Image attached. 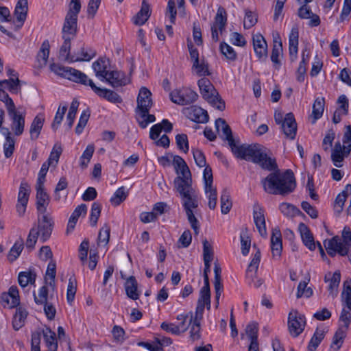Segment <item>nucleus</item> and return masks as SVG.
<instances>
[{"label": "nucleus", "mask_w": 351, "mask_h": 351, "mask_svg": "<svg viewBox=\"0 0 351 351\" xmlns=\"http://www.w3.org/2000/svg\"><path fill=\"white\" fill-rule=\"evenodd\" d=\"M261 261V252L259 250H257L256 253L254 254V256L247 269L246 271V276L247 278H252V281L254 280V277H255L257 270L259 266V263Z\"/></svg>", "instance_id": "nucleus-33"}, {"label": "nucleus", "mask_w": 351, "mask_h": 351, "mask_svg": "<svg viewBox=\"0 0 351 351\" xmlns=\"http://www.w3.org/2000/svg\"><path fill=\"white\" fill-rule=\"evenodd\" d=\"M151 15V10L146 0H143L140 11L136 14L134 23L136 25H143L148 20Z\"/></svg>", "instance_id": "nucleus-29"}, {"label": "nucleus", "mask_w": 351, "mask_h": 351, "mask_svg": "<svg viewBox=\"0 0 351 351\" xmlns=\"http://www.w3.org/2000/svg\"><path fill=\"white\" fill-rule=\"evenodd\" d=\"M324 338V331L317 328L308 346L309 351H315Z\"/></svg>", "instance_id": "nucleus-47"}, {"label": "nucleus", "mask_w": 351, "mask_h": 351, "mask_svg": "<svg viewBox=\"0 0 351 351\" xmlns=\"http://www.w3.org/2000/svg\"><path fill=\"white\" fill-rule=\"evenodd\" d=\"M29 195V187L27 183L22 182L19 187L18 202L27 204Z\"/></svg>", "instance_id": "nucleus-55"}, {"label": "nucleus", "mask_w": 351, "mask_h": 351, "mask_svg": "<svg viewBox=\"0 0 351 351\" xmlns=\"http://www.w3.org/2000/svg\"><path fill=\"white\" fill-rule=\"evenodd\" d=\"M258 324L255 322H251L246 326L245 333L250 341H258Z\"/></svg>", "instance_id": "nucleus-61"}, {"label": "nucleus", "mask_w": 351, "mask_h": 351, "mask_svg": "<svg viewBox=\"0 0 351 351\" xmlns=\"http://www.w3.org/2000/svg\"><path fill=\"white\" fill-rule=\"evenodd\" d=\"M345 156L341 143H336L331 153V160L333 165L337 167H341Z\"/></svg>", "instance_id": "nucleus-30"}, {"label": "nucleus", "mask_w": 351, "mask_h": 351, "mask_svg": "<svg viewBox=\"0 0 351 351\" xmlns=\"http://www.w3.org/2000/svg\"><path fill=\"white\" fill-rule=\"evenodd\" d=\"M152 93L146 87H141L137 97V106L135 110L136 120L142 129L153 123L156 117L149 113L152 106Z\"/></svg>", "instance_id": "nucleus-6"}, {"label": "nucleus", "mask_w": 351, "mask_h": 351, "mask_svg": "<svg viewBox=\"0 0 351 351\" xmlns=\"http://www.w3.org/2000/svg\"><path fill=\"white\" fill-rule=\"evenodd\" d=\"M282 52V45L280 41L274 40V46L271 55V60L274 64H280L279 56Z\"/></svg>", "instance_id": "nucleus-56"}, {"label": "nucleus", "mask_w": 351, "mask_h": 351, "mask_svg": "<svg viewBox=\"0 0 351 351\" xmlns=\"http://www.w3.org/2000/svg\"><path fill=\"white\" fill-rule=\"evenodd\" d=\"M110 234V227L105 223L99 230L97 238L98 245L100 246H106L109 242Z\"/></svg>", "instance_id": "nucleus-44"}, {"label": "nucleus", "mask_w": 351, "mask_h": 351, "mask_svg": "<svg viewBox=\"0 0 351 351\" xmlns=\"http://www.w3.org/2000/svg\"><path fill=\"white\" fill-rule=\"evenodd\" d=\"M197 84L202 97L219 110L225 109V102L222 100L215 86L207 78H201Z\"/></svg>", "instance_id": "nucleus-8"}, {"label": "nucleus", "mask_w": 351, "mask_h": 351, "mask_svg": "<svg viewBox=\"0 0 351 351\" xmlns=\"http://www.w3.org/2000/svg\"><path fill=\"white\" fill-rule=\"evenodd\" d=\"M269 171H274L261 180L265 192L271 195H285L295 190L296 181L291 170L287 169L281 172L278 166H276Z\"/></svg>", "instance_id": "nucleus-4"}, {"label": "nucleus", "mask_w": 351, "mask_h": 351, "mask_svg": "<svg viewBox=\"0 0 351 351\" xmlns=\"http://www.w3.org/2000/svg\"><path fill=\"white\" fill-rule=\"evenodd\" d=\"M215 128L219 136L228 142L232 153L237 158L252 161L266 170L271 169L276 166V160L268 156L267 148L263 145L258 143L238 145L232 136L231 128L224 119H217L215 121Z\"/></svg>", "instance_id": "nucleus-1"}, {"label": "nucleus", "mask_w": 351, "mask_h": 351, "mask_svg": "<svg viewBox=\"0 0 351 351\" xmlns=\"http://www.w3.org/2000/svg\"><path fill=\"white\" fill-rule=\"evenodd\" d=\"M341 276L338 272H335L332 275L328 274L325 276V280L329 281L328 290L332 297L337 295V291L340 282Z\"/></svg>", "instance_id": "nucleus-35"}, {"label": "nucleus", "mask_w": 351, "mask_h": 351, "mask_svg": "<svg viewBox=\"0 0 351 351\" xmlns=\"http://www.w3.org/2000/svg\"><path fill=\"white\" fill-rule=\"evenodd\" d=\"M189 117L197 123H206L208 121L207 111L200 107L192 106L188 108Z\"/></svg>", "instance_id": "nucleus-20"}, {"label": "nucleus", "mask_w": 351, "mask_h": 351, "mask_svg": "<svg viewBox=\"0 0 351 351\" xmlns=\"http://www.w3.org/2000/svg\"><path fill=\"white\" fill-rule=\"evenodd\" d=\"M90 117V111L88 110H84L81 116L80 117V120L78 121V123L75 128V133L77 134H80L82 132L84 128L87 124V122L88 121V119Z\"/></svg>", "instance_id": "nucleus-57"}, {"label": "nucleus", "mask_w": 351, "mask_h": 351, "mask_svg": "<svg viewBox=\"0 0 351 351\" xmlns=\"http://www.w3.org/2000/svg\"><path fill=\"white\" fill-rule=\"evenodd\" d=\"M77 290V282L75 278H70L69 279V283L67 287L66 292V300L69 304H71L74 300L75 295Z\"/></svg>", "instance_id": "nucleus-52"}, {"label": "nucleus", "mask_w": 351, "mask_h": 351, "mask_svg": "<svg viewBox=\"0 0 351 351\" xmlns=\"http://www.w3.org/2000/svg\"><path fill=\"white\" fill-rule=\"evenodd\" d=\"M66 110H67L66 106H64L62 107L60 106L58 108V109L56 112V114L55 115L53 121L51 124V128L54 131H56L58 128L59 125H60Z\"/></svg>", "instance_id": "nucleus-58"}, {"label": "nucleus", "mask_w": 351, "mask_h": 351, "mask_svg": "<svg viewBox=\"0 0 351 351\" xmlns=\"http://www.w3.org/2000/svg\"><path fill=\"white\" fill-rule=\"evenodd\" d=\"M298 230L300 233L304 244L310 250H314L315 249L314 239L307 226L303 223H300L298 226Z\"/></svg>", "instance_id": "nucleus-23"}, {"label": "nucleus", "mask_w": 351, "mask_h": 351, "mask_svg": "<svg viewBox=\"0 0 351 351\" xmlns=\"http://www.w3.org/2000/svg\"><path fill=\"white\" fill-rule=\"evenodd\" d=\"M205 193L208 199V207L213 210L216 208L217 201V192L215 187L210 186L209 189L204 188Z\"/></svg>", "instance_id": "nucleus-48"}, {"label": "nucleus", "mask_w": 351, "mask_h": 351, "mask_svg": "<svg viewBox=\"0 0 351 351\" xmlns=\"http://www.w3.org/2000/svg\"><path fill=\"white\" fill-rule=\"evenodd\" d=\"M62 38L64 39V43L60 49V58L64 61L71 62L73 55L71 56L70 54V49L71 40L73 38L71 36L67 35L62 36Z\"/></svg>", "instance_id": "nucleus-34"}, {"label": "nucleus", "mask_w": 351, "mask_h": 351, "mask_svg": "<svg viewBox=\"0 0 351 351\" xmlns=\"http://www.w3.org/2000/svg\"><path fill=\"white\" fill-rule=\"evenodd\" d=\"M177 173L181 176L174 180V186L182 199V206L191 228L195 234L199 233V224L195 216V210L198 206V193L192 186L191 174L186 164L176 169Z\"/></svg>", "instance_id": "nucleus-2"}, {"label": "nucleus", "mask_w": 351, "mask_h": 351, "mask_svg": "<svg viewBox=\"0 0 351 351\" xmlns=\"http://www.w3.org/2000/svg\"><path fill=\"white\" fill-rule=\"evenodd\" d=\"M1 300L4 306L8 305L10 308L16 307L20 303L19 290L17 287L12 286L7 293H3Z\"/></svg>", "instance_id": "nucleus-16"}, {"label": "nucleus", "mask_w": 351, "mask_h": 351, "mask_svg": "<svg viewBox=\"0 0 351 351\" xmlns=\"http://www.w3.org/2000/svg\"><path fill=\"white\" fill-rule=\"evenodd\" d=\"M45 119L43 117V115H37L35 117L34 120L32 121L30 129H29V134H30V138L32 141L36 140L41 132V130L43 127Z\"/></svg>", "instance_id": "nucleus-28"}, {"label": "nucleus", "mask_w": 351, "mask_h": 351, "mask_svg": "<svg viewBox=\"0 0 351 351\" xmlns=\"http://www.w3.org/2000/svg\"><path fill=\"white\" fill-rule=\"evenodd\" d=\"M28 313L25 308L19 307L16 310L12 325L15 330H19L25 324Z\"/></svg>", "instance_id": "nucleus-36"}, {"label": "nucleus", "mask_w": 351, "mask_h": 351, "mask_svg": "<svg viewBox=\"0 0 351 351\" xmlns=\"http://www.w3.org/2000/svg\"><path fill=\"white\" fill-rule=\"evenodd\" d=\"M298 16L301 19H310L309 26L317 27L320 24V19L318 15L313 14L308 5H302L298 9Z\"/></svg>", "instance_id": "nucleus-19"}, {"label": "nucleus", "mask_w": 351, "mask_h": 351, "mask_svg": "<svg viewBox=\"0 0 351 351\" xmlns=\"http://www.w3.org/2000/svg\"><path fill=\"white\" fill-rule=\"evenodd\" d=\"M173 129V125L167 120L163 119L161 123L154 125L149 131V136L152 140H156L160 136L163 130L166 132H170Z\"/></svg>", "instance_id": "nucleus-22"}, {"label": "nucleus", "mask_w": 351, "mask_h": 351, "mask_svg": "<svg viewBox=\"0 0 351 351\" xmlns=\"http://www.w3.org/2000/svg\"><path fill=\"white\" fill-rule=\"evenodd\" d=\"M34 301L37 304L43 305L44 303H47L49 301L48 298V289L46 286H43L38 290V295L34 293Z\"/></svg>", "instance_id": "nucleus-54"}, {"label": "nucleus", "mask_w": 351, "mask_h": 351, "mask_svg": "<svg viewBox=\"0 0 351 351\" xmlns=\"http://www.w3.org/2000/svg\"><path fill=\"white\" fill-rule=\"evenodd\" d=\"M101 205L100 203L95 202L92 204L90 215V223L92 226H95L101 214Z\"/></svg>", "instance_id": "nucleus-50"}, {"label": "nucleus", "mask_w": 351, "mask_h": 351, "mask_svg": "<svg viewBox=\"0 0 351 351\" xmlns=\"http://www.w3.org/2000/svg\"><path fill=\"white\" fill-rule=\"evenodd\" d=\"M62 153V147L59 143H56L49 154L48 160L46 161L50 165L56 167L58 163L60 157Z\"/></svg>", "instance_id": "nucleus-41"}, {"label": "nucleus", "mask_w": 351, "mask_h": 351, "mask_svg": "<svg viewBox=\"0 0 351 351\" xmlns=\"http://www.w3.org/2000/svg\"><path fill=\"white\" fill-rule=\"evenodd\" d=\"M221 210L223 214H227L230 212L232 203L230 199V193L227 189H223L221 195Z\"/></svg>", "instance_id": "nucleus-45"}, {"label": "nucleus", "mask_w": 351, "mask_h": 351, "mask_svg": "<svg viewBox=\"0 0 351 351\" xmlns=\"http://www.w3.org/2000/svg\"><path fill=\"white\" fill-rule=\"evenodd\" d=\"M254 221L259 234L262 237H266L267 230L265 219L263 211L261 208H257L254 210Z\"/></svg>", "instance_id": "nucleus-26"}, {"label": "nucleus", "mask_w": 351, "mask_h": 351, "mask_svg": "<svg viewBox=\"0 0 351 351\" xmlns=\"http://www.w3.org/2000/svg\"><path fill=\"white\" fill-rule=\"evenodd\" d=\"M38 217V224L34 226L29 230L27 236L25 246L29 251H32L40 236V241L42 243L46 242L51 237L54 226V222L50 214H42Z\"/></svg>", "instance_id": "nucleus-5"}, {"label": "nucleus", "mask_w": 351, "mask_h": 351, "mask_svg": "<svg viewBox=\"0 0 351 351\" xmlns=\"http://www.w3.org/2000/svg\"><path fill=\"white\" fill-rule=\"evenodd\" d=\"M51 69L56 74L71 81L90 86L97 96L110 102L119 103L121 101V98L117 93L110 89L97 86L91 79H89L85 73L79 70L71 67L61 66L58 64H52L51 65Z\"/></svg>", "instance_id": "nucleus-3"}, {"label": "nucleus", "mask_w": 351, "mask_h": 351, "mask_svg": "<svg viewBox=\"0 0 351 351\" xmlns=\"http://www.w3.org/2000/svg\"><path fill=\"white\" fill-rule=\"evenodd\" d=\"M121 278L124 280V287L126 295L129 298H132V273L129 266L124 265L121 266L120 269Z\"/></svg>", "instance_id": "nucleus-24"}, {"label": "nucleus", "mask_w": 351, "mask_h": 351, "mask_svg": "<svg viewBox=\"0 0 351 351\" xmlns=\"http://www.w3.org/2000/svg\"><path fill=\"white\" fill-rule=\"evenodd\" d=\"M220 50L221 52L228 59L230 60H235L237 58V53L233 49V48L229 45L221 43L220 45Z\"/></svg>", "instance_id": "nucleus-62"}, {"label": "nucleus", "mask_w": 351, "mask_h": 351, "mask_svg": "<svg viewBox=\"0 0 351 351\" xmlns=\"http://www.w3.org/2000/svg\"><path fill=\"white\" fill-rule=\"evenodd\" d=\"M343 241L338 237H334L331 239L324 241V245L327 253L330 256H335L337 254L346 256L348 254L349 247H351V229L345 227L342 232Z\"/></svg>", "instance_id": "nucleus-7"}, {"label": "nucleus", "mask_w": 351, "mask_h": 351, "mask_svg": "<svg viewBox=\"0 0 351 351\" xmlns=\"http://www.w3.org/2000/svg\"><path fill=\"white\" fill-rule=\"evenodd\" d=\"M27 4V0H19L16 5L14 14L17 21L20 23L18 27H21L26 19L28 10Z\"/></svg>", "instance_id": "nucleus-25"}, {"label": "nucleus", "mask_w": 351, "mask_h": 351, "mask_svg": "<svg viewBox=\"0 0 351 351\" xmlns=\"http://www.w3.org/2000/svg\"><path fill=\"white\" fill-rule=\"evenodd\" d=\"M8 114L12 121V130L16 136L21 135L25 128V114L17 111L16 107L8 110Z\"/></svg>", "instance_id": "nucleus-11"}, {"label": "nucleus", "mask_w": 351, "mask_h": 351, "mask_svg": "<svg viewBox=\"0 0 351 351\" xmlns=\"http://www.w3.org/2000/svg\"><path fill=\"white\" fill-rule=\"evenodd\" d=\"M324 110V99L317 98L313 105L312 117L313 118V123L322 117Z\"/></svg>", "instance_id": "nucleus-40"}, {"label": "nucleus", "mask_w": 351, "mask_h": 351, "mask_svg": "<svg viewBox=\"0 0 351 351\" xmlns=\"http://www.w3.org/2000/svg\"><path fill=\"white\" fill-rule=\"evenodd\" d=\"M192 69L195 71V73L199 76H205L209 75L210 72L208 71V66L204 60L202 61H197V64L193 63L192 66Z\"/></svg>", "instance_id": "nucleus-53"}, {"label": "nucleus", "mask_w": 351, "mask_h": 351, "mask_svg": "<svg viewBox=\"0 0 351 351\" xmlns=\"http://www.w3.org/2000/svg\"><path fill=\"white\" fill-rule=\"evenodd\" d=\"M0 101L5 104L8 112L16 107L12 98L9 97L3 88H0Z\"/></svg>", "instance_id": "nucleus-64"}, {"label": "nucleus", "mask_w": 351, "mask_h": 351, "mask_svg": "<svg viewBox=\"0 0 351 351\" xmlns=\"http://www.w3.org/2000/svg\"><path fill=\"white\" fill-rule=\"evenodd\" d=\"M43 337L47 347L49 351H57L58 343L56 333L49 328H46L43 330Z\"/></svg>", "instance_id": "nucleus-32"}, {"label": "nucleus", "mask_w": 351, "mask_h": 351, "mask_svg": "<svg viewBox=\"0 0 351 351\" xmlns=\"http://www.w3.org/2000/svg\"><path fill=\"white\" fill-rule=\"evenodd\" d=\"M127 196L128 193H126L125 187L121 186L115 191L110 202L113 206H117L125 200Z\"/></svg>", "instance_id": "nucleus-49"}, {"label": "nucleus", "mask_w": 351, "mask_h": 351, "mask_svg": "<svg viewBox=\"0 0 351 351\" xmlns=\"http://www.w3.org/2000/svg\"><path fill=\"white\" fill-rule=\"evenodd\" d=\"M170 97L172 102L184 106L195 102L198 98V95L191 88H185L181 90H173Z\"/></svg>", "instance_id": "nucleus-10"}, {"label": "nucleus", "mask_w": 351, "mask_h": 351, "mask_svg": "<svg viewBox=\"0 0 351 351\" xmlns=\"http://www.w3.org/2000/svg\"><path fill=\"white\" fill-rule=\"evenodd\" d=\"M77 18L66 15L63 27L62 36H70L73 38L77 33Z\"/></svg>", "instance_id": "nucleus-21"}, {"label": "nucleus", "mask_w": 351, "mask_h": 351, "mask_svg": "<svg viewBox=\"0 0 351 351\" xmlns=\"http://www.w3.org/2000/svg\"><path fill=\"white\" fill-rule=\"evenodd\" d=\"M280 125L282 131L287 138L291 140L295 138L297 132V123L291 112L285 115L283 123Z\"/></svg>", "instance_id": "nucleus-13"}, {"label": "nucleus", "mask_w": 351, "mask_h": 351, "mask_svg": "<svg viewBox=\"0 0 351 351\" xmlns=\"http://www.w3.org/2000/svg\"><path fill=\"white\" fill-rule=\"evenodd\" d=\"M339 328L347 332L351 323V313L348 309L343 308L340 313L339 319Z\"/></svg>", "instance_id": "nucleus-46"}, {"label": "nucleus", "mask_w": 351, "mask_h": 351, "mask_svg": "<svg viewBox=\"0 0 351 351\" xmlns=\"http://www.w3.org/2000/svg\"><path fill=\"white\" fill-rule=\"evenodd\" d=\"M110 66L109 60L106 58H100L93 63L92 67L95 73V75L101 81L108 75V68Z\"/></svg>", "instance_id": "nucleus-18"}, {"label": "nucleus", "mask_w": 351, "mask_h": 351, "mask_svg": "<svg viewBox=\"0 0 351 351\" xmlns=\"http://www.w3.org/2000/svg\"><path fill=\"white\" fill-rule=\"evenodd\" d=\"M104 80L109 83L113 87L125 86L130 83V78L127 77L124 73L119 71H112L108 72Z\"/></svg>", "instance_id": "nucleus-15"}, {"label": "nucleus", "mask_w": 351, "mask_h": 351, "mask_svg": "<svg viewBox=\"0 0 351 351\" xmlns=\"http://www.w3.org/2000/svg\"><path fill=\"white\" fill-rule=\"evenodd\" d=\"M96 56V51L90 48L86 49L82 47L80 50L71 58V62L90 61Z\"/></svg>", "instance_id": "nucleus-31"}, {"label": "nucleus", "mask_w": 351, "mask_h": 351, "mask_svg": "<svg viewBox=\"0 0 351 351\" xmlns=\"http://www.w3.org/2000/svg\"><path fill=\"white\" fill-rule=\"evenodd\" d=\"M36 209L40 214H47V208L50 202V197L45 190L44 185H36Z\"/></svg>", "instance_id": "nucleus-12"}, {"label": "nucleus", "mask_w": 351, "mask_h": 351, "mask_svg": "<svg viewBox=\"0 0 351 351\" xmlns=\"http://www.w3.org/2000/svg\"><path fill=\"white\" fill-rule=\"evenodd\" d=\"M56 274V264L54 261H51L48 264L46 276L50 278L49 285L53 289L55 287V278Z\"/></svg>", "instance_id": "nucleus-60"}, {"label": "nucleus", "mask_w": 351, "mask_h": 351, "mask_svg": "<svg viewBox=\"0 0 351 351\" xmlns=\"http://www.w3.org/2000/svg\"><path fill=\"white\" fill-rule=\"evenodd\" d=\"M176 141L178 147L186 153L189 151V142L187 136L184 134H177L176 136Z\"/></svg>", "instance_id": "nucleus-63"}, {"label": "nucleus", "mask_w": 351, "mask_h": 351, "mask_svg": "<svg viewBox=\"0 0 351 351\" xmlns=\"http://www.w3.org/2000/svg\"><path fill=\"white\" fill-rule=\"evenodd\" d=\"M253 46L258 59L266 60L267 58V44L261 34H257L253 36Z\"/></svg>", "instance_id": "nucleus-14"}, {"label": "nucleus", "mask_w": 351, "mask_h": 351, "mask_svg": "<svg viewBox=\"0 0 351 351\" xmlns=\"http://www.w3.org/2000/svg\"><path fill=\"white\" fill-rule=\"evenodd\" d=\"M227 21L226 12V10L220 7L217 10V14L215 17V22L213 24L212 27H218L220 32L225 29Z\"/></svg>", "instance_id": "nucleus-38"}, {"label": "nucleus", "mask_w": 351, "mask_h": 351, "mask_svg": "<svg viewBox=\"0 0 351 351\" xmlns=\"http://www.w3.org/2000/svg\"><path fill=\"white\" fill-rule=\"evenodd\" d=\"M24 247V241L23 239L20 237L19 238L14 245L10 249L8 258L10 261H14L21 254L23 249Z\"/></svg>", "instance_id": "nucleus-39"}, {"label": "nucleus", "mask_w": 351, "mask_h": 351, "mask_svg": "<svg viewBox=\"0 0 351 351\" xmlns=\"http://www.w3.org/2000/svg\"><path fill=\"white\" fill-rule=\"evenodd\" d=\"M36 277V274L32 271H21L18 276L19 284L23 288L29 284L33 285L35 283Z\"/></svg>", "instance_id": "nucleus-37"}, {"label": "nucleus", "mask_w": 351, "mask_h": 351, "mask_svg": "<svg viewBox=\"0 0 351 351\" xmlns=\"http://www.w3.org/2000/svg\"><path fill=\"white\" fill-rule=\"evenodd\" d=\"M299 32L298 27H293L289 34V53L292 60L296 58L298 50Z\"/></svg>", "instance_id": "nucleus-27"}, {"label": "nucleus", "mask_w": 351, "mask_h": 351, "mask_svg": "<svg viewBox=\"0 0 351 351\" xmlns=\"http://www.w3.org/2000/svg\"><path fill=\"white\" fill-rule=\"evenodd\" d=\"M205 306H206L208 310L210 308V298H205L204 296L199 295L195 315L193 316L191 314L190 324H191L192 321L196 323H201Z\"/></svg>", "instance_id": "nucleus-17"}, {"label": "nucleus", "mask_w": 351, "mask_h": 351, "mask_svg": "<svg viewBox=\"0 0 351 351\" xmlns=\"http://www.w3.org/2000/svg\"><path fill=\"white\" fill-rule=\"evenodd\" d=\"M306 326L305 316L298 311H292L288 317V328L291 335L293 337L299 336L304 330Z\"/></svg>", "instance_id": "nucleus-9"}, {"label": "nucleus", "mask_w": 351, "mask_h": 351, "mask_svg": "<svg viewBox=\"0 0 351 351\" xmlns=\"http://www.w3.org/2000/svg\"><path fill=\"white\" fill-rule=\"evenodd\" d=\"M20 80L18 77L10 78L0 81V88H7L12 93H18L21 90L19 85Z\"/></svg>", "instance_id": "nucleus-43"}, {"label": "nucleus", "mask_w": 351, "mask_h": 351, "mask_svg": "<svg viewBox=\"0 0 351 351\" xmlns=\"http://www.w3.org/2000/svg\"><path fill=\"white\" fill-rule=\"evenodd\" d=\"M241 245V253L243 256H247L249 253L250 248L251 246V239L248 235V231L247 228H243L241 230L240 234Z\"/></svg>", "instance_id": "nucleus-42"}, {"label": "nucleus", "mask_w": 351, "mask_h": 351, "mask_svg": "<svg viewBox=\"0 0 351 351\" xmlns=\"http://www.w3.org/2000/svg\"><path fill=\"white\" fill-rule=\"evenodd\" d=\"M280 210L284 215L287 217H293L300 213L299 209L288 203H282L280 205Z\"/></svg>", "instance_id": "nucleus-59"}, {"label": "nucleus", "mask_w": 351, "mask_h": 351, "mask_svg": "<svg viewBox=\"0 0 351 351\" xmlns=\"http://www.w3.org/2000/svg\"><path fill=\"white\" fill-rule=\"evenodd\" d=\"M94 146L89 145L84 151L82 156L80 157V166L82 168L85 169L87 167L93 154L94 153Z\"/></svg>", "instance_id": "nucleus-51"}]
</instances>
